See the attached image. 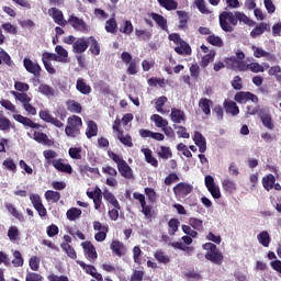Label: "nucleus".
<instances>
[{"label": "nucleus", "instance_id": "20", "mask_svg": "<svg viewBox=\"0 0 281 281\" xmlns=\"http://www.w3.org/2000/svg\"><path fill=\"white\" fill-rule=\"evenodd\" d=\"M212 104H214V102L211 99L201 98L198 106L206 117H210V115H212Z\"/></svg>", "mask_w": 281, "mask_h": 281}, {"label": "nucleus", "instance_id": "60", "mask_svg": "<svg viewBox=\"0 0 281 281\" xmlns=\"http://www.w3.org/2000/svg\"><path fill=\"white\" fill-rule=\"evenodd\" d=\"M233 67L237 69V71H248L249 64L245 63V60H238L236 57L233 59Z\"/></svg>", "mask_w": 281, "mask_h": 281}, {"label": "nucleus", "instance_id": "49", "mask_svg": "<svg viewBox=\"0 0 281 281\" xmlns=\"http://www.w3.org/2000/svg\"><path fill=\"white\" fill-rule=\"evenodd\" d=\"M79 172L80 175H88V172H90V175H100V169L98 167H90L88 164L79 165Z\"/></svg>", "mask_w": 281, "mask_h": 281}, {"label": "nucleus", "instance_id": "59", "mask_svg": "<svg viewBox=\"0 0 281 281\" xmlns=\"http://www.w3.org/2000/svg\"><path fill=\"white\" fill-rule=\"evenodd\" d=\"M222 188L225 192H229L231 194L236 192V182L229 179H225L222 182Z\"/></svg>", "mask_w": 281, "mask_h": 281}, {"label": "nucleus", "instance_id": "15", "mask_svg": "<svg viewBox=\"0 0 281 281\" xmlns=\"http://www.w3.org/2000/svg\"><path fill=\"white\" fill-rule=\"evenodd\" d=\"M38 115L40 119L43 120V122H46L47 124H53V126H56V128H63L65 126V123L54 117L52 114H49V111L47 110H41Z\"/></svg>", "mask_w": 281, "mask_h": 281}, {"label": "nucleus", "instance_id": "53", "mask_svg": "<svg viewBox=\"0 0 281 281\" xmlns=\"http://www.w3.org/2000/svg\"><path fill=\"white\" fill-rule=\"evenodd\" d=\"M166 102H168V98L166 95L159 97L158 99H156V102H155L156 111L158 113H161L162 115L164 113H166V110H164Z\"/></svg>", "mask_w": 281, "mask_h": 281}, {"label": "nucleus", "instance_id": "40", "mask_svg": "<svg viewBox=\"0 0 281 281\" xmlns=\"http://www.w3.org/2000/svg\"><path fill=\"white\" fill-rule=\"evenodd\" d=\"M154 258L159 262L160 265H169L170 262V256L166 255L164 250L159 249L154 254Z\"/></svg>", "mask_w": 281, "mask_h": 281}, {"label": "nucleus", "instance_id": "26", "mask_svg": "<svg viewBox=\"0 0 281 281\" xmlns=\"http://www.w3.org/2000/svg\"><path fill=\"white\" fill-rule=\"evenodd\" d=\"M140 153H143L145 161L149 164V166H153V168H159V161L155 156H153V150L150 148H142Z\"/></svg>", "mask_w": 281, "mask_h": 281}, {"label": "nucleus", "instance_id": "2", "mask_svg": "<svg viewBox=\"0 0 281 281\" xmlns=\"http://www.w3.org/2000/svg\"><path fill=\"white\" fill-rule=\"evenodd\" d=\"M202 248L204 249V251H206V254L204 255V258L206 260H210V262H213V265H223V254L215 244L205 243L202 245Z\"/></svg>", "mask_w": 281, "mask_h": 281}, {"label": "nucleus", "instance_id": "42", "mask_svg": "<svg viewBox=\"0 0 281 281\" xmlns=\"http://www.w3.org/2000/svg\"><path fill=\"white\" fill-rule=\"evenodd\" d=\"M260 120L266 128H268L269 131H273L274 125H273V119L271 117V114L261 113Z\"/></svg>", "mask_w": 281, "mask_h": 281}, {"label": "nucleus", "instance_id": "9", "mask_svg": "<svg viewBox=\"0 0 281 281\" xmlns=\"http://www.w3.org/2000/svg\"><path fill=\"white\" fill-rule=\"evenodd\" d=\"M121 59L125 65H128L126 72L128 76H136L137 74V59H133V55L128 52L121 54Z\"/></svg>", "mask_w": 281, "mask_h": 281}, {"label": "nucleus", "instance_id": "39", "mask_svg": "<svg viewBox=\"0 0 281 281\" xmlns=\"http://www.w3.org/2000/svg\"><path fill=\"white\" fill-rule=\"evenodd\" d=\"M150 120H151V122L155 123V126L157 128H161V130L166 128V126H168V124H169L168 120L162 119L161 115H159V114H153L150 116Z\"/></svg>", "mask_w": 281, "mask_h": 281}, {"label": "nucleus", "instance_id": "43", "mask_svg": "<svg viewBox=\"0 0 281 281\" xmlns=\"http://www.w3.org/2000/svg\"><path fill=\"white\" fill-rule=\"evenodd\" d=\"M179 225H181V222L177 218H171L168 222V234L169 236H175L179 232Z\"/></svg>", "mask_w": 281, "mask_h": 281}, {"label": "nucleus", "instance_id": "46", "mask_svg": "<svg viewBox=\"0 0 281 281\" xmlns=\"http://www.w3.org/2000/svg\"><path fill=\"white\" fill-rule=\"evenodd\" d=\"M66 216H67L68 221H76L77 218H80V216H82V210H80L78 207H70L66 212Z\"/></svg>", "mask_w": 281, "mask_h": 281}, {"label": "nucleus", "instance_id": "10", "mask_svg": "<svg viewBox=\"0 0 281 281\" xmlns=\"http://www.w3.org/2000/svg\"><path fill=\"white\" fill-rule=\"evenodd\" d=\"M235 102L238 104H247V102H254V104H258L260 102V99H258V95L247 91H239L234 97Z\"/></svg>", "mask_w": 281, "mask_h": 281}, {"label": "nucleus", "instance_id": "7", "mask_svg": "<svg viewBox=\"0 0 281 281\" xmlns=\"http://www.w3.org/2000/svg\"><path fill=\"white\" fill-rule=\"evenodd\" d=\"M172 190L175 196L178 199H186L188 194H192V192H194V187L188 182H179Z\"/></svg>", "mask_w": 281, "mask_h": 281}, {"label": "nucleus", "instance_id": "48", "mask_svg": "<svg viewBox=\"0 0 281 281\" xmlns=\"http://www.w3.org/2000/svg\"><path fill=\"white\" fill-rule=\"evenodd\" d=\"M11 93L12 95H14L15 100H19V102L23 103V106H25V104H29V102H32V98H30V95H27V93L25 92L12 91Z\"/></svg>", "mask_w": 281, "mask_h": 281}, {"label": "nucleus", "instance_id": "1", "mask_svg": "<svg viewBox=\"0 0 281 281\" xmlns=\"http://www.w3.org/2000/svg\"><path fill=\"white\" fill-rule=\"evenodd\" d=\"M218 21L221 30L228 33L234 32V26L238 25V21L245 25L254 24V21H251L247 14L240 11H236L235 13L232 11H223L218 15Z\"/></svg>", "mask_w": 281, "mask_h": 281}, {"label": "nucleus", "instance_id": "51", "mask_svg": "<svg viewBox=\"0 0 281 281\" xmlns=\"http://www.w3.org/2000/svg\"><path fill=\"white\" fill-rule=\"evenodd\" d=\"M61 249L67 254L68 258H71V260H76L78 258V254L76 252V249L72 248L69 244H60Z\"/></svg>", "mask_w": 281, "mask_h": 281}, {"label": "nucleus", "instance_id": "18", "mask_svg": "<svg viewBox=\"0 0 281 281\" xmlns=\"http://www.w3.org/2000/svg\"><path fill=\"white\" fill-rule=\"evenodd\" d=\"M224 111L227 115H232L236 117L240 113V108L236 104V102L232 100H224L223 102Z\"/></svg>", "mask_w": 281, "mask_h": 281}, {"label": "nucleus", "instance_id": "62", "mask_svg": "<svg viewBox=\"0 0 281 281\" xmlns=\"http://www.w3.org/2000/svg\"><path fill=\"white\" fill-rule=\"evenodd\" d=\"M133 30H134V26L131 20H125L123 22V26L120 27V32L122 34H126L127 36H130V34H133Z\"/></svg>", "mask_w": 281, "mask_h": 281}, {"label": "nucleus", "instance_id": "23", "mask_svg": "<svg viewBox=\"0 0 281 281\" xmlns=\"http://www.w3.org/2000/svg\"><path fill=\"white\" fill-rule=\"evenodd\" d=\"M13 119L15 120V122L23 124V126H29V128H41L42 127L41 124L35 123L34 121H32V119L25 117L21 114L13 115Z\"/></svg>", "mask_w": 281, "mask_h": 281}, {"label": "nucleus", "instance_id": "24", "mask_svg": "<svg viewBox=\"0 0 281 281\" xmlns=\"http://www.w3.org/2000/svg\"><path fill=\"white\" fill-rule=\"evenodd\" d=\"M110 249L112 250L114 256H119V258H122V256L126 254V247L124 246V243L120 240H112Z\"/></svg>", "mask_w": 281, "mask_h": 281}, {"label": "nucleus", "instance_id": "55", "mask_svg": "<svg viewBox=\"0 0 281 281\" xmlns=\"http://www.w3.org/2000/svg\"><path fill=\"white\" fill-rule=\"evenodd\" d=\"M94 194L95 198L94 200H92L94 204V210H99L100 207H102V189H100V187H95Z\"/></svg>", "mask_w": 281, "mask_h": 281}, {"label": "nucleus", "instance_id": "47", "mask_svg": "<svg viewBox=\"0 0 281 281\" xmlns=\"http://www.w3.org/2000/svg\"><path fill=\"white\" fill-rule=\"evenodd\" d=\"M179 16V30H186L188 27V12L186 11H177Z\"/></svg>", "mask_w": 281, "mask_h": 281}, {"label": "nucleus", "instance_id": "5", "mask_svg": "<svg viewBox=\"0 0 281 281\" xmlns=\"http://www.w3.org/2000/svg\"><path fill=\"white\" fill-rule=\"evenodd\" d=\"M133 199H135V201H138V203H140L142 214H144L145 218H147V221H151L153 214H155V212L153 211V206L146 204V195L139 192H134Z\"/></svg>", "mask_w": 281, "mask_h": 281}, {"label": "nucleus", "instance_id": "28", "mask_svg": "<svg viewBox=\"0 0 281 281\" xmlns=\"http://www.w3.org/2000/svg\"><path fill=\"white\" fill-rule=\"evenodd\" d=\"M117 170H119L121 177H123L124 179L131 180L134 177L133 168H131V166H128V162H126V161L119 165Z\"/></svg>", "mask_w": 281, "mask_h": 281}, {"label": "nucleus", "instance_id": "52", "mask_svg": "<svg viewBox=\"0 0 281 281\" xmlns=\"http://www.w3.org/2000/svg\"><path fill=\"white\" fill-rule=\"evenodd\" d=\"M10 128H14V126L10 122V119L1 115L0 116V131H3V133H10Z\"/></svg>", "mask_w": 281, "mask_h": 281}, {"label": "nucleus", "instance_id": "3", "mask_svg": "<svg viewBox=\"0 0 281 281\" xmlns=\"http://www.w3.org/2000/svg\"><path fill=\"white\" fill-rule=\"evenodd\" d=\"M169 41H172L176 45H178L173 48L176 54L179 56H192V47L190 44H188V42L181 38V35L178 33H171L169 34Z\"/></svg>", "mask_w": 281, "mask_h": 281}, {"label": "nucleus", "instance_id": "38", "mask_svg": "<svg viewBox=\"0 0 281 281\" xmlns=\"http://www.w3.org/2000/svg\"><path fill=\"white\" fill-rule=\"evenodd\" d=\"M262 186L267 192H269V190H273V186H276V176H273V173H269L268 176L263 177Z\"/></svg>", "mask_w": 281, "mask_h": 281}, {"label": "nucleus", "instance_id": "30", "mask_svg": "<svg viewBox=\"0 0 281 281\" xmlns=\"http://www.w3.org/2000/svg\"><path fill=\"white\" fill-rule=\"evenodd\" d=\"M102 196H103L104 201L112 204L113 207H116V210H122V206L120 205V202L117 201L115 195L113 193H111V191H109V189H105L103 191Z\"/></svg>", "mask_w": 281, "mask_h": 281}, {"label": "nucleus", "instance_id": "11", "mask_svg": "<svg viewBox=\"0 0 281 281\" xmlns=\"http://www.w3.org/2000/svg\"><path fill=\"white\" fill-rule=\"evenodd\" d=\"M81 247L89 262H94L95 260H98V251L95 250V246H93L91 241H82Z\"/></svg>", "mask_w": 281, "mask_h": 281}, {"label": "nucleus", "instance_id": "56", "mask_svg": "<svg viewBox=\"0 0 281 281\" xmlns=\"http://www.w3.org/2000/svg\"><path fill=\"white\" fill-rule=\"evenodd\" d=\"M189 225L195 232H203V220L196 218V217H190L189 218Z\"/></svg>", "mask_w": 281, "mask_h": 281}, {"label": "nucleus", "instance_id": "27", "mask_svg": "<svg viewBox=\"0 0 281 281\" xmlns=\"http://www.w3.org/2000/svg\"><path fill=\"white\" fill-rule=\"evenodd\" d=\"M33 139L37 142V144H43L44 146H54V142L43 132H34Z\"/></svg>", "mask_w": 281, "mask_h": 281}, {"label": "nucleus", "instance_id": "61", "mask_svg": "<svg viewBox=\"0 0 281 281\" xmlns=\"http://www.w3.org/2000/svg\"><path fill=\"white\" fill-rule=\"evenodd\" d=\"M68 155L71 159H82V147H70L68 150Z\"/></svg>", "mask_w": 281, "mask_h": 281}, {"label": "nucleus", "instance_id": "37", "mask_svg": "<svg viewBox=\"0 0 281 281\" xmlns=\"http://www.w3.org/2000/svg\"><path fill=\"white\" fill-rule=\"evenodd\" d=\"M66 106H67V111H69L70 113H82V104H80L78 101L76 100H68L66 102Z\"/></svg>", "mask_w": 281, "mask_h": 281}, {"label": "nucleus", "instance_id": "50", "mask_svg": "<svg viewBox=\"0 0 281 281\" xmlns=\"http://www.w3.org/2000/svg\"><path fill=\"white\" fill-rule=\"evenodd\" d=\"M46 201H52V203H58L60 201V192L54 190H47L44 194Z\"/></svg>", "mask_w": 281, "mask_h": 281}, {"label": "nucleus", "instance_id": "58", "mask_svg": "<svg viewBox=\"0 0 281 281\" xmlns=\"http://www.w3.org/2000/svg\"><path fill=\"white\" fill-rule=\"evenodd\" d=\"M7 236L11 243H14V240H19V236H21V233L19 232V227L16 226H10L7 233Z\"/></svg>", "mask_w": 281, "mask_h": 281}, {"label": "nucleus", "instance_id": "14", "mask_svg": "<svg viewBox=\"0 0 281 281\" xmlns=\"http://www.w3.org/2000/svg\"><path fill=\"white\" fill-rule=\"evenodd\" d=\"M48 14L49 16H52L54 23H56V25H59L60 27H66L68 20H65V14H63V11H60V9L58 8H50L48 10Z\"/></svg>", "mask_w": 281, "mask_h": 281}, {"label": "nucleus", "instance_id": "44", "mask_svg": "<svg viewBox=\"0 0 281 281\" xmlns=\"http://www.w3.org/2000/svg\"><path fill=\"white\" fill-rule=\"evenodd\" d=\"M259 245H262V247H269L271 243V236L269 235V232L262 231L258 236H257Z\"/></svg>", "mask_w": 281, "mask_h": 281}, {"label": "nucleus", "instance_id": "4", "mask_svg": "<svg viewBox=\"0 0 281 281\" xmlns=\"http://www.w3.org/2000/svg\"><path fill=\"white\" fill-rule=\"evenodd\" d=\"M67 123L65 127L67 137H78L80 135V128H82V119L78 115H71L68 117Z\"/></svg>", "mask_w": 281, "mask_h": 281}, {"label": "nucleus", "instance_id": "21", "mask_svg": "<svg viewBox=\"0 0 281 281\" xmlns=\"http://www.w3.org/2000/svg\"><path fill=\"white\" fill-rule=\"evenodd\" d=\"M55 52V63H69V52L63 45H57Z\"/></svg>", "mask_w": 281, "mask_h": 281}, {"label": "nucleus", "instance_id": "31", "mask_svg": "<svg viewBox=\"0 0 281 281\" xmlns=\"http://www.w3.org/2000/svg\"><path fill=\"white\" fill-rule=\"evenodd\" d=\"M5 210H8L9 214H11L14 218H16L18 221H20V223H25V216H23V213H20L16 210V206H14V204L12 203H7L4 205Z\"/></svg>", "mask_w": 281, "mask_h": 281}, {"label": "nucleus", "instance_id": "17", "mask_svg": "<svg viewBox=\"0 0 281 281\" xmlns=\"http://www.w3.org/2000/svg\"><path fill=\"white\" fill-rule=\"evenodd\" d=\"M86 49H89V37L77 38L72 46L74 54H85Z\"/></svg>", "mask_w": 281, "mask_h": 281}, {"label": "nucleus", "instance_id": "29", "mask_svg": "<svg viewBox=\"0 0 281 281\" xmlns=\"http://www.w3.org/2000/svg\"><path fill=\"white\" fill-rule=\"evenodd\" d=\"M76 89L81 93L82 95H89L91 93V86L85 81L83 78H78L76 82Z\"/></svg>", "mask_w": 281, "mask_h": 281}, {"label": "nucleus", "instance_id": "35", "mask_svg": "<svg viewBox=\"0 0 281 281\" xmlns=\"http://www.w3.org/2000/svg\"><path fill=\"white\" fill-rule=\"evenodd\" d=\"M160 8H164L168 12H172L179 8V2L177 0H157Z\"/></svg>", "mask_w": 281, "mask_h": 281}, {"label": "nucleus", "instance_id": "16", "mask_svg": "<svg viewBox=\"0 0 281 281\" xmlns=\"http://www.w3.org/2000/svg\"><path fill=\"white\" fill-rule=\"evenodd\" d=\"M63 161V158H59L49 161V164H52L53 168H55V170H58V172H66V175H71V172H74V168L71 167V165L65 164Z\"/></svg>", "mask_w": 281, "mask_h": 281}, {"label": "nucleus", "instance_id": "64", "mask_svg": "<svg viewBox=\"0 0 281 281\" xmlns=\"http://www.w3.org/2000/svg\"><path fill=\"white\" fill-rule=\"evenodd\" d=\"M13 267H23V255H21V251L14 250L13 251V259H12Z\"/></svg>", "mask_w": 281, "mask_h": 281}, {"label": "nucleus", "instance_id": "8", "mask_svg": "<svg viewBox=\"0 0 281 281\" xmlns=\"http://www.w3.org/2000/svg\"><path fill=\"white\" fill-rule=\"evenodd\" d=\"M102 172L108 177L105 184L110 188H117V179H115L117 177V169L108 165L102 167Z\"/></svg>", "mask_w": 281, "mask_h": 281}, {"label": "nucleus", "instance_id": "19", "mask_svg": "<svg viewBox=\"0 0 281 281\" xmlns=\"http://www.w3.org/2000/svg\"><path fill=\"white\" fill-rule=\"evenodd\" d=\"M170 120L173 124H186V112L183 110L172 108L170 113Z\"/></svg>", "mask_w": 281, "mask_h": 281}, {"label": "nucleus", "instance_id": "25", "mask_svg": "<svg viewBox=\"0 0 281 281\" xmlns=\"http://www.w3.org/2000/svg\"><path fill=\"white\" fill-rule=\"evenodd\" d=\"M266 32H271V26L268 23L261 22L250 32V36L251 38H258V36Z\"/></svg>", "mask_w": 281, "mask_h": 281}, {"label": "nucleus", "instance_id": "54", "mask_svg": "<svg viewBox=\"0 0 281 281\" xmlns=\"http://www.w3.org/2000/svg\"><path fill=\"white\" fill-rule=\"evenodd\" d=\"M135 34L139 41H149L150 38H153V32L148 30L136 29Z\"/></svg>", "mask_w": 281, "mask_h": 281}, {"label": "nucleus", "instance_id": "45", "mask_svg": "<svg viewBox=\"0 0 281 281\" xmlns=\"http://www.w3.org/2000/svg\"><path fill=\"white\" fill-rule=\"evenodd\" d=\"M98 135V124H95L94 121H89L87 131H86V136L88 139H91V137H95Z\"/></svg>", "mask_w": 281, "mask_h": 281}, {"label": "nucleus", "instance_id": "32", "mask_svg": "<svg viewBox=\"0 0 281 281\" xmlns=\"http://www.w3.org/2000/svg\"><path fill=\"white\" fill-rule=\"evenodd\" d=\"M150 18L153 19V21H155V23H157L159 27H161V30L168 32V20H166L164 15L159 13H151Z\"/></svg>", "mask_w": 281, "mask_h": 281}, {"label": "nucleus", "instance_id": "34", "mask_svg": "<svg viewBox=\"0 0 281 281\" xmlns=\"http://www.w3.org/2000/svg\"><path fill=\"white\" fill-rule=\"evenodd\" d=\"M89 52L93 55V56H100V43L98 42V40H95V37L90 36L88 37V47Z\"/></svg>", "mask_w": 281, "mask_h": 281}, {"label": "nucleus", "instance_id": "22", "mask_svg": "<svg viewBox=\"0 0 281 281\" xmlns=\"http://www.w3.org/2000/svg\"><path fill=\"white\" fill-rule=\"evenodd\" d=\"M193 142L198 146L199 153H205L207 150V142L201 132H194Z\"/></svg>", "mask_w": 281, "mask_h": 281}, {"label": "nucleus", "instance_id": "13", "mask_svg": "<svg viewBox=\"0 0 281 281\" xmlns=\"http://www.w3.org/2000/svg\"><path fill=\"white\" fill-rule=\"evenodd\" d=\"M23 66L29 74H32L35 78H41L42 68L38 63H34L32 59L24 57Z\"/></svg>", "mask_w": 281, "mask_h": 281}, {"label": "nucleus", "instance_id": "12", "mask_svg": "<svg viewBox=\"0 0 281 281\" xmlns=\"http://www.w3.org/2000/svg\"><path fill=\"white\" fill-rule=\"evenodd\" d=\"M52 60L56 61V54L45 52L42 54V63L50 76H54L56 74V68L52 65Z\"/></svg>", "mask_w": 281, "mask_h": 281}, {"label": "nucleus", "instance_id": "57", "mask_svg": "<svg viewBox=\"0 0 281 281\" xmlns=\"http://www.w3.org/2000/svg\"><path fill=\"white\" fill-rule=\"evenodd\" d=\"M105 32L109 34H115L117 32V21H115V18H111L105 22Z\"/></svg>", "mask_w": 281, "mask_h": 281}, {"label": "nucleus", "instance_id": "6", "mask_svg": "<svg viewBox=\"0 0 281 281\" xmlns=\"http://www.w3.org/2000/svg\"><path fill=\"white\" fill-rule=\"evenodd\" d=\"M67 23H69L76 32H81L82 34H87V32L91 30L83 19H80L75 14L69 15Z\"/></svg>", "mask_w": 281, "mask_h": 281}, {"label": "nucleus", "instance_id": "63", "mask_svg": "<svg viewBox=\"0 0 281 281\" xmlns=\"http://www.w3.org/2000/svg\"><path fill=\"white\" fill-rule=\"evenodd\" d=\"M157 156L160 157V159H170V157H172V149H170V147L160 146Z\"/></svg>", "mask_w": 281, "mask_h": 281}, {"label": "nucleus", "instance_id": "36", "mask_svg": "<svg viewBox=\"0 0 281 281\" xmlns=\"http://www.w3.org/2000/svg\"><path fill=\"white\" fill-rule=\"evenodd\" d=\"M117 139L123 146L127 148H133V137L130 134L124 135V131H119Z\"/></svg>", "mask_w": 281, "mask_h": 281}, {"label": "nucleus", "instance_id": "41", "mask_svg": "<svg viewBox=\"0 0 281 281\" xmlns=\"http://www.w3.org/2000/svg\"><path fill=\"white\" fill-rule=\"evenodd\" d=\"M206 43L210 45H213V47H223L225 43L223 42V38L221 36L211 34L206 37Z\"/></svg>", "mask_w": 281, "mask_h": 281}, {"label": "nucleus", "instance_id": "33", "mask_svg": "<svg viewBox=\"0 0 281 281\" xmlns=\"http://www.w3.org/2000/svg\"><path fill=\"white\" fill-rule=\"evenodd\" d=\"M38 93L45 95L46 98H54V95H56V89L47 83H41L38 87Z\"/></svg>", "mask_w": 281, "mask_h": 281}]
</instances>
